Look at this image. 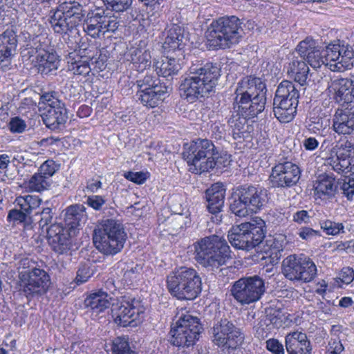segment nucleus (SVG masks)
Here are the masks:
<instances>
[{"label":"nucleus","instance_id":"1","mask_svg":"<svg viewBox=\"0 0 354 354\" xmlns=\"http://www.w3.org/2000/svg\"><path fill=\"white\" fill-rule=\"evenodd\" d=\"M221 70L216 63L212 62L194 68L191 72L193 75L185 77L179 86L180 97L189 103L208 97L217 84Z\"/></svg>","mask_w":354,"mask_h":354},{"label":"nucleus","instance_id":"2","mask_svg":"<svg viewBox=\"0 0 354 354\" xmlns=\"http://www.w3.org/2000/svg\"><path fill=\"white\" fill-rule=\"evenodd\" d=\"M17 287L20 295L24 296L28 301L35 297L47 293L51 280L49 274L37 266V262L28 257L19 261Z\"/></svg>","mask_w":354,"mask_h":354},{"label":"nucleus","instance_id":"3","mask_svg":"<svg viewBox=\"0 0 354 354\" xmlns=\"http://www.w3.org/2000/svg\"><path fill=\"white\" fill-rule=\"evenodd\" d=\"M166 287L172 297L179 301H192L201 293L202 280L195 269L182 266L167 276Z\"/></svg>","mask_w":354,"mask_h":354},{"label":"nucleus","instance_id":"4","mask_svg":"<svg viewBox=\"0 0 354 354\" xmlns=\"http://www.w3.org/2000/svg\"><path fill=\"white\" fill-rule=\"evenodd\" d=\"M182 155L187 163L189 171L199 175L212 171L219 158L214 145L207 139L192 141Z\"/></svg>","mask_w":354,"mask_h":354},{"label":"nucleus","instance_id":"5","mask_svg":"<svg viewBox=\"0 0 354 354\" xmlns=\"http://www.w3.org/2000/svg\"><path fill=\"white\" fill-rule=\"evenodd\" d=\"M127 239L123 225L113 219L104 221L94 230L93 243L103 254L113 256L122 251Z\"/></svg>","mask_w":354,"mask_h":354},{"label":"nucleus","instance_id":"6","mask_svg":"<svg viewBox=\"0 0 354 354\" xmlns=\"http://www.w3.org/2000/svg\"><path fill=\"white\" fill-rule=\"evenodd\" d=\"M201 328L197 317L182 311L178 319L171 325L170 344L178 348H192L199 339Z\"/></svg>","mask_w":354,"mask_h":354},{"label":"nucleus","instance_id":"7","mask_svg":"<svg viewBox=\"0 0 354 354\" xmlns=\"http://www.w3.org/2000/svg\"><path fill=\"white\" fill-rule=\"evenodd\" d=\"M144 313L141 301L129 294L118 297L111 305V316L119 327L136 326Z\"/></svg>","mask_w":354,"mask_h":354},{"label":"nucleus","instance_id":"8","mask_svg":"<svg viewBox=\"0 0 354 354\" xmlns=\"http://www.w3.org/2000/svg\"><path fill=\"white\" fill-rule=\"evenodd\" d=\"M263 221L259 218L253 223L246 222L234 226L228 232V240L236 248L250 250L263 241Z\"/></svg>","mask_w":354,"mask_h":354},{"label":"nucleus","instance_id":"9","mask_svg":"<svg viewBox=\"0 0 354 354\" xmlns=\"http://www.w3.org/2000/svg\"><path fill=\"white\" fill-rule=\"evenodd\" d=\"M196 261L205 268L221 265V237L213 234L201 238L193 244Z\"/></svg>","mask_w":354,"mask_h":354},{"label":"nucleus","instance_id":"10","mask_svg":"<svg viewBox=\"0 0 354 354\" xmlns=\"http://www.w3.org/2000/svg\"><path fill=\"white\" fill-rule=\"evenodd\" d=\"M43 109L42 119L46 127L55 130L59 129L67 119L65 105L57 97L55 91L44 93L40 97Z\"/></svg>","mask_w":354,"mask_h":354},{"label":"nucleus","instance_id":"11","mask_svg":"<svg viewBox=\"0 0 354 354\" xmlns=\"http://www.w3.org/2000/svg\"><path fill=\"white\" fill-rule=\"evenodd\" d=\"M265 291V282L258 275L242 277L235 281L231 288L234 299L242 304H249L259 300Z\"/></svg>","mask_w":354,"mask_h":354},{"label":"nucleus","instance_id":"12","mask_svg":"<svg viewBox=\"0 0 354 354\" xmlns=\"http://www.w3.org/2000/svg\"><path fill=\"white\" fill-rule=\"evenodd\" d=\"M335 156L326 160V165L338 174H354V144L352 140L341 138L333 148Z\"/></svg>","mask_w":354,"mask_h":354},{"label":"nucleus","instance_id":"13","mask_svg":"<svg viewBox=\"0 0 354 354\" xmlns=\"http://www.w3.org/2000/svg\"><path fill=\"white\" fill-rule=\"evenodd\" d=\"M111 12L97 8L89 12L84 26L86 33L96 38L99 37L100 34L115 31L119 26V20Z\"/></svg>","mask_w":354,"mask_h":354},{"label":"nucleus","instance_id":"14","mask_svg":"<svg viewBox=\"0 0 354 354\" xmlns=\"http://www.w3.org/2000/svg\"><path fill=\"white\" fill-rule=\"evenodd\" d=\"M137 92L140 102L149 108H155L162 102L167 93V87L159 78L147 75L138 84Z\"/></svg>","mask_w":354,"mask_h":354},{"label":"nucleus","instance_id":"15","mask_svg":"<svg viewBox=\"0 0 354 354\" xmlns=\"http://www.w3.org/2000/svg\"><path fill=\"white\" fill-rule=\"evenodd\" d=\"M300 177L299 166L291 161H284L272 168L270 180L272 187L287 189L296 185Z\"/></svg>","mask_w":354,"mask_h":354},{"label":"nucleus","instance_id":"16","mask_svg":"<svg viewBox=\"0 0 354 354\" xmlns=\"http://www.w3.org/2000/svg\"><path fill=\"white\" fill-rule=\"evenodd\" d=\"M75 235L63 227L62 223H55L47 228L46 239L53 251L64 254L71 250Z\"/></svg>","mask_w":354,"mask_h":354},{"label":"nucleus","instance_id":"17","mask_svg":"<svg viewBox=\"0 0 354 354\" xmlns=\"http://www.w3.org/2000/svg\"><path fill=\"white\" fill-rule=\"evenodd\" d=\"M267 88L264 82L259 77L248 76L243 78L236 86V100L249 99L257 95H266Z\"/></svg>","mask_w":354,"mask_h":354},{"label":"nucleus","instance_id":"18","mask_svg":"<svg viewBox=\"0 0 354 354\" xmlns=\"http://www.w3.org/2000/svg\"><path fill=\"white\" fill-rule=\"evenodd\" d=\"M127 60L132 65V69L142 73L151 66V55L145 41L140 40L131 46L129 50Z\"/></svg>","mask_w":354,"mask_h":354},{"label":"nucleus","instance_id":"19","mask_svg":"<svg viewBox=\"0 0 354 354\" xmlns=\"http://www.w3.org/2000/svg\"><path fill=\"white\" fill-rule=\"evenodd\" d=\"M333 129L339 135L354 132V106L338 109L333 117Z\"/></svg>","mask_w":354,"mask_h":354},{"label":"nucleus","instance_id":"20","mask_svg":"<svg viewBox=\"0 0 354 354\" xmlns=\"http://www.w3.org/2000/svg\"><path fill=\"white\" fill-rule=\"evenodd\" d=\"M236 194L248 205V209L256 213L260 210L266 203V195L262 189L256 187L241 186L236 189Z\"/></svg>","mask_w":354,"mask_h":354},{"label":"nucleus","instance_id":"21","mask_svg":"<svg viewBox=\"0 0 354 354\" xmlns=\"http://www.w3.org/2000/svg\"><path fill=\"white\" fill-rule=\"evenodd\" d=\"M207 211L212 214L211 221L219 224L221 222V183L213 184L205 192Z\"/></svg>","mask_w":354,"mask_h":354},{"label":"nucleus","instance_id":"22","mask_svg":"<svg viewBox=\"0 0 354 354\" xmlns=\"http://www.w3.org/2000/svg\"><path fill=\"white\" fill-rule=\"evenodd\" d=\"M286 348L288 354H310L312 351L306 334L299 331L286 336Z\"/></svg>","mask_w":354,"mask_h":354},{"label":"nucleus","instance_id":"23","mask_svg":"<svg viewBox=\"0 0 354 354\" xmlns=\"http://www.w3.org/2000/svg\"><path fill=\"white\" fill-rule=\"evenodd\" d=\"M239 19L235 16L223 17V49L236 44L241 37Z\"/></svg>","mask_w":354,"mask_h":354},{"label":"nucleus","instance_id":"24","mask_svg":"<svg viewBox=\"0 0 354 354\" xmlns=\"http://www.w3.org/2000/svg\"><path fill=\"white\" fill-rule=\"evenodd\" d=\"M223 354H236L238 346L243 340V335L239 328H236L232 323L227 322L223 326Z\"/></svg>","mask_w":354,"mask_h":354},{"label":"nucleus","instance_id":"25","mask_svg":"<svg viewBox=\"0 0 354 354\" xmlns=\"http://www.w3.org/2000/svg\"><path fill=\"white\" fill-rule=\"evenodd\" d=\"M247 118L245 115H241V113L238 112L229 119L228 124L235 140L241 141L252 138L251 133L253 132L254 128L252 125L248 124Z\"/></svg>","mask_w":354,"mask_h":354},{"label":"nucleus","instance_id":"26","mask_svg":"<svg viewBox=\"0 0 354 354\" xmlns=\"http://www.w3.org/2000/svg\"><path fill=\"white\" fill-rule=\"evenodd\" d=\"M234 102L237 104L238 111L241 115H245L249 118H254L264 110L266 103V95L250 97L244 101L243 100H236Z\"/></svg>","mask_w":354,"mask_h":354},{"label":"nucleus","instance_id":"27","mask_svg":"<svg viewBox=\"0 0 354 354\" xmlns=\"http://www.w3.org/2000/svg\"><path fill=\"white\" fill-rule=\"evenodd\" d=\"M299 100L292 97V100H273V112L274 116L281 122L287 123L292 121L297 113Z\"/></svg>","mask_w":354,"mask_h":354},{"label":"nucleus","instance_id":"28","mask_svg":"<svg viewBox=\"0 0 354 354\" xmlns=\"http://www.w3.org/2000/svg\"><path fill=\"white\" fill-rule=\"evenodd\" d=\"M335 91L334 98L340 104H348L354 102V82L348 78L335 80L332 83Z\"/></svg>","mask_w":354,"mask_h":354},{"label":"nucleus","instance_id":"29","mask_svg":"<svg viewBox=\"0 0 354 354\" xmlns=\"http://www.w3.org/2000/svg\"><path fill=\"white\" fill-rule=\"evenodd\" d=\"M85 210L86 208L81 204H74L66 207L64 221L62 223L63 227L76 234Z\"/></svg>","mask_w":354,"mask_h":354},{"label":"nucleus","instance_id":"30","mask_svg":"<svg viewBox=\"0 0 354 354\" xmlns=\"http://www.w3.org/2000/svg\"><path fill=\"white\" fill-rule=\"evenodd\" d=\"M49 22L54 32L62 37L72 34L77 30V27L75 21L73 23L68 20V18L63 15L61 11L57 10L50 16Z\"/></svg>","mask_w":354,"mask_h":354},{"label":"nucleus","instance_id":"31","mask_svg":"<svg viewBox=\"0 0 354 354\" xmlns=\"http://www.w3.org/2000/svg\"><path fill=\"white\" fill-rule=\"evenodd\" d=\"M59 59L55 53H50L44 49L37 50L35 66L41 74H48L57 69Z\"/></svg>","mask_w":354,"mask_h":354},{"label":"nucleus","instance_id":"32","mask_svg":"<svg viewBox=\"0 0 354 354\" xmlns=\"http://www.w3.org/2000/svg\"><path fill=\"white\" fill-rule=\"evenodd\" d=\"M109 295L101 290L89 293L84 299V306L89 308L93 313L100 314L110 306Z\"/></svg>","mask_w":354,"mask_h":354},{"label":"nucleus","instance_id":"33","mask_svg":"<svg viewBox=\"0 0 354 354\" xmlns=\"http://www.w3.org/2000/svg\"><path fill=\"white\" fill-rule=\"evenodd\" d=\"M287 73L290 77L294 79L300 86H303L308 78L309 68L305 60L296 57L293 58L288 63Z\"/></svg>","mask_w":354,"mask_h":354},{"label":"nucleus","instance_id":"34","mask_svg":"<svg viewBox=\"0 0 354 354\" xmlns=\"http://www.w3.org/2000/svg\"><path fill=\"white\" fill-rule=\"evenodd\" d=\"M17 44V37L12 29L8 28L0 35V62L11 57Z\"/></svg>","mask_w":354,"mask_h":354},{"label":"nucleus","instance_id":"35","mask_svg":"<svg viewBox=\"0 0 354 354\" xmlns=\"http://www.w3.org/2000/svg\"><path fill=\"white\" fill-rule=\"evenodd\" d=\"M205 45L209 50L221 48V17L213 20L205 32Z\"/></svg>","mask_w":354,"mask_h":354},{"label":"nucleus","instance_id":"36","mask_svg":"<svg viewBox=\"0 0 354 354\" xmlns=\"http://www.w3.org/2000/svg\"><path fill=\"white\" fill-rule=\"evenodd\" d=\"M61 11L68 20L73 23L75 22L76 26H79L84 16L83 7L77 1L64 2L59 6L57 10Z\"/></svg>","mask_w":354,"mask_h":354},{"label":"nucleus","instance_id":"37","mask_svg":"<svg viewBox=\"0 0 354 354\" xmlns=\"http://www.w3.org/2000/svg\"><path fill=\"white\" fill-rule=\"evenodd\" d=\"M68 69L83 82L92 83L94 73L91 71L90 63L87 60H76L68 65Z\"/></svg>","mask_w":354,"mask_h":354},{"label":"nucleus","instance_id":"38","mask_svg":"<svg viewBox=\"0 0 354 354\" xmlns=\"http://www.w3.org/2000/svg\"><path fill=\"white\" fill-rule=\"evenodd\" d=\"M301 255H290L282 263V273L290 281H299Z\"/></svg>","mask_w":354,"mask_h":354},{"label":"nucleus","instance_id":"39","mask_svg":"<svg viewBox=\"0 0 354 354\" xmlns=\"http://www.w3.org/2000/svg\"><path fill=\"white\" fill-rule=\"evenodd\" d=\"M153 67L159 76L164 77H172L177 75L180 69V65L175 58L164 57L160 62H154Z\"/></svg>","mask_w":354,"mask_h":354},{"label":"nucleus","instance_id":"40","mask_svg":"<svg viewBox=\"0 0 354 354\" xmlns=\"http://www.w3.org/2000/svg\"><path fill=\"white\" fill-rule=\"evenodd\" d=\"M335 180V177L333 174H324L319 176L315 192L319 197L326 196L330 198L334 196L337 188Z\"/></svg>","mask_w":354,"mask_h":354},{"label":"nucleus","instance_id":"41","mask_svg":"<svg viewBox=\"0 0 354 354\" xmlns=\"http://www.w3.org/2000/svg\"><path fill=\"white\" fill-rule=\"evenodd\" d=\"M295 97V100H298L299 97V91L296 85L288 80L282 81L278 86L275 93L274 100H288Z\"/></svg>","mask_w":354,"mask_h":354},{"label":"nucleus","instance_id":"42","mask_svg":"<svg viewBox=\"0 0 354 354\" xmlns=\"http://www.w3.org/2000/svg\"><path fill=\"white\" fill-rule=\"evenodd\" d=\"M183 39V35L181 32L180 28L179 26H174L168 30L162 47L167 52L180 49L183 48L181 47Z\"/></svg>","mask_w":354,"mask_h":354},{"label":"nucleus","instance_id":"43","mask_svg":"<svg viewBox=\"0 0 354 354\" xmlns=\"http://www.w3.org/2000/svg\"><path fill=\"white\" fill-rule=\"evenodd\" d=\"M299 281L308 283L314 279L317 275V267L315 263L308 257L301 254Z\"/></svg>","mask_w":354,"mask_h":354},{"label":"nucleus","instance_id":"44","mask_svg":"<svg viewBox=\"0 0 354 354\" xmlns=\"http://www.w3.org/2000/svg\"><path fill=\"white\" fill-rule=\"evenodd\" d=\"M41 203V199L38 196L33 195L19 196L15 201L16 207H19L28 216L39 207Z\"/></svg>","mask_w":354,"mask_h":354},{"label":"nucleus","instance_id":"45","mask_svg":"<svg viewBox=\"0 0 354 354\" xmlns=\"http://www.w3.org/2000/svg\"><path fill=\"white\" fill-rule=\"evenodd\" d=\"M248 205L236 194V190L234 192L230 201V209L236 216L245 217L254 213L250 209L248 208Z\"/></svg>","mask_w":354,"mask_h":354},{"label":"nucleus","instance_id":"46","mask_svg":"<svg viewBox=\"0 0 354 354\" xmlns=\"http://www.w3.org/2000/svg\"><path fill=\"white\" fill-rule=\"evenodd\" d=\"M50 186L48 180L39 171L31 176L26 183V188L30 192H41Z\"/></svg>","mask_w":354,"mask_h":354},{"label":"nucleus","instance_id":"47","mask_svg":"<svg viewBox=\"0 0 354 354\" xmlns=\"http://www.w3.org/2000/svg\"><path fill=\"white\" fill-rule=\"evenodd\" d=\"M112 354H136L131 348L127 336H120L114 338L111 346Z\"/></svg>","mask_w":354,"mask_h":354},{"label":"nucleus","instance_id":"48","mask_svg":"<svg viewBox=\"0 0 354 354\" xmlns=\"http://www.w3.org/2000/svg\"><path fill=\"white\" fill-rule=\"evenodd\" d=\"M340 55L341 46L339 44H330L324 48L325 65H330L331 69V64L338 62Z\"/></svg>","mask_w":354,"mask_h":354},{"label":"nucleus","instance_id":"49","mask_svg":"<svg viewBox=\"0 0 354 354\" xmlns=\"http://www.w3.org/2000/svg\"><path fill=\"white\" fill-rule=\"evenodd\" d=\"M318 47H319V46L315 39L311 37H306L299 43L296 48V50L300 55L301 59L304 60Z\"/></svg>","mask_w":354,"mask_h":354},{"label":"nucleus","instance_id":"50","mask_svg":"<svg viewBox=\"0 0 354 354\" xmlns=\"http://www.w3.org/2000/svg\"><path fill=\"white\" fill-rule=\"evenodd\" d=\"M108 10L115 12H123L129 10L133 0H102Z\"/></svg>","mask_w":354,"mask_h":354},{"label":"nucleus","instance_id":"51","mask_svg":"<svg viewBox=\"0 0 354 354\" xmlns=\"http://www.w3.org/2000/svg\"><path fill=\"white\" fill-rule=\"evenodd\" d=\"M266 313L270 322L277 328L281 327L286 319V316L279 308H274L270 306L266 309Z\"/></svg>","mask_w":354,"mask_h":354},{"label":"nucleus","instance_id":"52","mask_svg":"<svg viewBox=\"0 0 354 354\" xmlns=\"http://www.w3.org/2000/svg\"><path fill=\"white\" fill-rule=\"evenodd\" d=\"M304 60L313 68H317L324 64L325 65L324 48L322 46L318 47Z\"/></svg>","mask_w":354,"mask_h":354},{"label":"nucleus","instance_id":"53","mask_svg":"<svg viewBox=\"0 0 354 354\" xmlns=\"http://www.w3.org/2000/svg\"><path fill=\"white\" fill-rule=\"evenodd\" d=\"M320 226L323 231L328 235H337L344 232V225L342 223H336L330 220L320 221Z\"/></svg>","mask_w":354,"mask_h":354},{"label":"nucleus","instance_id":"54","mask_svg":"<svg viewBox=\"0 0 354 354\" xmlns=\"http://www.w3.org/2000/svg\"><path fill=\"white\" fill-rule=\"evenodd\" d=\"M58 169L57 165L53 160H46L39 168L38 171L48 180Z\"/></svg>","mask_w":354,"mask_h":354},{"label":"nucleus","instance_id":"55","mask_svg":"<svg viewBox=\"0 0 354 354\" xmlns=\"http://www.w3.org/2000/svg\"><path fill=\"white\" fill-rule=\"evenodd\" d=\"M28 215L21 209H12L8 212L7 220L9 222L21 223L27 220Z\"/></svg>","mask_w":354,"mask_h":354},{"label":"nucleus","instance_id":"56","mask_svg":"<svg viewBox=\"0 0 354 354\" xmlns=\"http://www.w3.org/2000/svg\"><path fill=\"white\" fill-rule=\"evenodd\" d=\"M353 66L352 59L346 57V55H340L338 62L331 64V70L333 71H343L350 68Z\"/></svg>","mask_w":354,"mask_h":354},{"label":"nucleus","instance_id":"57","mask_svg":"<svg viewBox=\"0 0 354 354\" xmlns=\"http://www.w3.org/2000/svg\"><path fill=\"white\" fill-rule=\"evenodd\" d=\"M124 177L126 179L137 184L142 185L143 184L147 179V174L142 171H127L124 174Z\"/></svg>","mask_w":354,"mask_h":354},{"label":"nucleus","instance_id":"58","mask_svg":"<svg viewBox=\"0 0 354 354\" xmlns=\"http://www.w3.org/2000/svg\"><path fill=\"white\" fill-rule=\"evenodd\" d=\"M105 203L104 197L100 195L90 196L86 200V204L95 211L101 210Z\"/></svg>","mask_w":354,"mask_h":354},{"label":"nucleus","instance_id":"59","mask_svg":"<svg viewBox=\"0 0 354 354\" xmlns=\"http://www.w3.org/2000/svg\"><path fill=\"white\" fill-rule=\"evenodd\" d=\"M8 127L12 133H22L26 127V124L25 122L19 117H15L11 118L8 123Z\"/></svg>","mask_w":354,"mask_h":354},{"label":"nucleus","instance_id":"60","mask_svg":"<svg viewBox=\"0 0 354 354\" xmlns=\"http://www.w3.org/2000/svg\"><path fill=\"white\" fill-rule=\"evenodd\" d=\"M212 342L220 347L221 346V322H218L209 331Z\"/></svg>","mask_w":354,"mask_h":354},{"label":"nucleus","instance_id":"61","mask_svg":"<svg viewBox=\"0 0 354 354\" xmlns=\"http://www.w3.org/2000/svg\"><path fill=\"white\" fill-rule=\"evenodd\" d=\"M266 348L273 354H284L283 345L275 339H270L266 341Z\"/></svg>","mask_w":354,"mask_h":354},{"label":"nucleus","instance_id":"62","mask_svg":"<svg viewBox=\"0 0 354 354\" xmlns=\"http://www.w3.org/2000/svg\"><path fill=\"white\" fill-rule=\"evenodd\" d=\"M40 214L41 219L39 221V225L41 226L48 225L50 224L53 220V209L50 207H44L43 208L41 212H37L35 214Z\"/></svg>","mask_w":354,"mask_h":354},{"label":"nucleus","instance_id":"63","mask_svg":"<svg viewBox=\"0 0 354 354\" xmlns=\"http://www.w3.org/2000/svg\"><path fill=\"white\" fill-rule=\"evenodd\" d=\"M91 277L89 268L83 266L80 268L77 272L75 282L77 284H82L86 282Z\"/></svg>","mask_w":354,"mask_h":354},{"label":"nucleus","instance_id":"64","mask_svg":"<svg viewBox=\"0 0 354 354\" xmlns=\"http://www.w3.org/2000/svg\"><path fill=\"white\" fill-rule=\"evenodd\" d=\"M341 189L343 194L348 200H351L354 195V179L349 178L347 182H344Z\"/></svg>","mask_w":354,"mask_h":354}]
</instances>
